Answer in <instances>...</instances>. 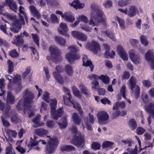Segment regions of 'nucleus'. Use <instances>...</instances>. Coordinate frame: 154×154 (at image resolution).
<instances>
[{
  "label": "nucleus",
  "instance_id": "nucleus-1",
  "mask_svg": "<svg viewBox=\"0 0 154 154\" xmlns=\"http://www.w3.org/2000/svg\"><path fill=\"white\" fill-rule=\"evenodd\" d=\"M91 13L89 24L92 26H97V23H104L106 18L103 12L99 9L98 5L92 3L91 6Z\"/></svg>",
  "mask_w": 154,
  "mask_h": 154
},
{
  "label": "nucleus",
  "instance_id": "nucleus-2",
  "mask_svg": "<svg viewBox=\"0 0 154 154\" xmlns=\"http://www.w3.org/2000/svg\"><path fill=\"white\" fill-rule=\"evenodd\" d=\"M49 94L47 91L45 92L43 95L42 99L47 103L50 102V106L51 110V117L54 119L57 120L59 117H60L63 113L62 108H59L57 111L55 110L57 107V101L55 99H50Z\"/></svg>",
  "mask_w": 154,
  "mask_h": 154
},
{
  "label": "nucleus",
  "instance_id": "nucleus-3",
  "mask_svg": "<svg viewBox=\"0 0 154 154\" xmlns=\"http://www.w3.org/2000/svg\"><path fill=\"white\" fill-rule=\"evenodd\" d=\"M23 97L25 100L24 112L25 114L27 113L28 117L29 118H31L34 115V113L31 109V104L33 103V99L34 97L33 93L29 90L27 89L25 92Z\"/></svg>",
  "mask_w": 154,
  "mask_h": 154
},
{
  "label": "nucleus",
  "instance_id": "nucleus-4",
  "mask_svg": "<svg viewBox=\"0 0 154 154\" xmlns=\"http://www.w3.org/2000/svg\"><path fill=\"white\" fill-rule=\"evenodd\" d=\"M69 51L65 55L66 60L70 63H73L74 60L79 59L80 56L78 54L79 49L75 46H71L68 48Z\"/></svg>",
  "mask_w": 154,
  "mask_h": 154
},
{
  "label": "nucleus",
  "instance_id": "nucleus-5",
  "mask_svg": "<svg viewBox=\"0 0 154 154\" xmlns=\"http://www.w3.org/2000/svg\"><path fill=\"white\" fill-rule=\"evenodd\" d=\"M136 79L133 76H132L128 81L129 86L132 91V93L137 98L140 94V88L138 85H136Z\"/></svg>",
  "mask_w": 154,
  "mask_h": 154
},
{
  "label": "nucleus",
  "instance_id": "nucleus-6",
  "mask_svg": "<svg viewBox=\"0 0 154 154\" xmlns=\"http://www.w3.org/2000/svg\"><path fill=\"white\" fill-rule=\"evenodd\" d=\"M57 145L58 142L57 139L50 138L46 146V153L48 154L53 153Z\"/></svg>",
  "mask_w": 154,
  "mask_h": 154
},
{
  "label": "nucleus",
  "instance_id": "nucleus-7",
  "mask_svg": "<svg viewBox=\"0 0 154 154\" xmlns=\"http://www.w3.org/2000/svg\"><path fill=\"white\" fill-rule=\"evenodd\" d=\"M85 140L84 137L80 134L78 136H75L71 141V143L79 147H82L85 145Z\"/></svg>",
  "mask_w": 154,
  "mask_h": 154
},
{
  "label": "nucleus",
  "instance_id": "nucleus-8",
  "mask_svg": "<svg viewBox=\"0 0 154 154\" xmlns=\"http://www.w3.org/2000/svg\"><path fill=\"white\" fill-rule=\"evenodd\" d=\"M97 116L98 122L100 124L104 125L108 123L109 116L106 112L100 111L97 113Z\"/></svg>",
  "mask_w": 154,
  "mask_h": 154
},
{
  "label": "nucleus",
  "instance_id": "nucleus-9",
  "mask_svg": "<svg viewBox=\"0 0 154 154\" xmlns=\"http://www.w3.org/2000/svg\"><path fill=\"white\" fill-rule=\"evenodd\" d=\"M95 120V119L93 115L91 113H89L88 118L85 117L84 118V123H82L83 128H85V125L87 129L90 131L92 130V128L89 122L93 124L94 123Z\"/></svg>",
  "mask_w": 154,
  "mask_h": 154
},
{
  "label": "nucleus",
  "instance_id": "nucleus-10",
  "mask_svg": "<svg viewBox=\"0 0 154 154\" xmlns=\"http://www.w3.org/2000/svg\"><path fill=\"white\" fill-rule=\"evenodd\" d=\"M0 109L3 111V114L5 117H9L12 113L11 106L7 104L5 106L4 103L1 100H0Z\"/></svg>",
  "mask_w": 154,
  "mask_h": 154
},
{
  "label": "nucleus",
  "instance_id": "nucleus-11",
  "mask_svg": "<svg viewBox=\"0 0 154 154\" xmlns=\"http://www.w3.org/2000/svg\"><path fill=\"white\" fill-rule=\"evenodd\" d=\"M49 50L52 56L54 57L56 59H57L59 62V59L60 58V56L61 54L60 51L57 47L54 45L50 47Z\"/></svg>",
  "mask_w": 154,
  "mask_h": 154
},
{
  "label": "nucleus",
  "instance_id": "nucleus-12",
  "mask_svg": "<svg viewBox=\"0 0 154 154\" xmlns=\"http://www.w3.org/2000/svg\"><path fill=\"white\" fill-rule=\"evenodd\" d=\"M56 13L60 15L62 17L68 22H72L75 20V18L72 16V14L70 12H66L63 14L61 11H57Z\"/></svg>",
  "mask_w": 154,
  "mask_h": 154
},
{
  "label": "nucleus",
  "instance_id": "nucleus-13",
  "mask_svg": "<svg viewBox=\"0 0 154 154\" xmlns=\"http://www.w3.org/2000/svg\"><path fill=\"white\" fill-rule=\"evenodd\" d=\"M72 34L74 38L83 42L86 41L87 39V35L81 32L74 31L72 32Z\"/></svg>",
  "mask_w": 154,
  "mask_h": 154
},
{
  "label": "nucleus",
  "instance_id": "nucleus-14",
  "mask_svg": "<svg viewBox=\"0 0 154 154\" xmlns=\"http://www.w3.org/2000/svg\"><path fill=\"white\" fill-rule=\"evenodd\" d=\"M19 19L20 20V24H24V21L23 17L22 16L21 14L23 15L24 16L25 20L26 21L28 20V17L27 16L26 14L24 8L22 6H20L19 8Z\"/></svg>",
  "mask_w": 154,
  "mask_h": 154
},
{
  "label": "nucleus",
  "instance_id": "nucleus-15",
  "mask_svg": "<svg viewBox=\"0 0 154 154\" xmlns=\"http://www.w3.org/2000/svg\"><path fill=\"white\" fill-rule=\"evenodd\" d=\"M23 34H21L17 36H15L13 40L11 42L12 43L16 46H19L24 43V40L23 38Z\"/></svg>",
  "mask_w": 154,
  "mask_h": 154
},
{
  "label": "nucleus",
  "instance_id": "nucleus-16",
  "mask_svg": "<svg viewBox=\"0 0 154 154\" xmlns=\"http://www.w3.org/2000/svg\"><path fill=\"white\" fill-rule=\"evenodd\" d=\"M130 57L131 60L135 64H138L140 62V59L138 56L135 54L134 50H131L129 52Z\"/></svg>",
  "mask_w": 154,
  "mask_h": 154
},
{
  "label": "nucleus",
  "instance_id": "nucleus-17",
  "mask_svg": "<svg viewBox=\"0 0 154 154\" xmlns=\"http://www.w3.org/2000/svg\"><path fill=\"white\" fill-rule=\"evenodd\" d=\"M83 65L86 66H89L91 68V71L92 72L93 70L94 66L92 64V62L88 60L87 56L85 55H83Z\"/></svg>",
  "mask_w": 154,
  "mask_h": 154
},
{
  "label": "nucleus",
  "instance_id": "nucleus-18",
  "mask_svg": "<svg viewBox=\"0 0 154 154\" xmlns=\"http://www.w3.org/2000/svg\"><path fill=\"white\" fill-rule=\"evenodd\" d=\"M137 11V9L135 6L134 5L131 6L128 11L127 15L130 17H134L136 15Z\"/></svg>",
  "mask_w": 154,
  "mask_h": 154
},
{
  "label": "nucleus",
  "instance_id": "nucleus-19",
  "mask_svg": "<svg viewBox=\"0 0 154 154\" xmlns=\"http://www.w3.org/2000/svg\"><path fill=\"white\" fill-rule=\"evenodd\" d=\"M34 133L38 136L43 137L48 134V131L44 128H38L35 130Z\"/></svg>",
  "mask_w": 154,
  "mask_h": 154
},
{
  "label": "nucleus",
  "instance_id": "nucleus-20",
  "mask_svg": "<svg viewBox=\"0 0 154 154\" xmlns=\"http://www.w3.org/2000/svg\"><path fill=\"white\" fill-rule=\"evenodd\" d=\"M6 101L7 103L11 104H14L15 102L14 96L10 91L7 93Z\"/></svg>",
  "mask_w": 154,
  "mask_h": 154
},
{
  "label": "nucleus",
  "instance_id": "nucleus-21",
  "mask_svg": "<svg viewBox=\"0 0 154 154\" xmlns=\"http://www.w3.org/2000/svg\"><path fill=\"white\" fill-rule=\"evenodd\" d=\"M91 49L94 54H97L100 50L98 44L95 41H92L91 44Z\"/></svg>",
  "mask_w": 154,
  "mask_h": 154
},
{
  "label": "nucleus",
  "instance_id": "nucleus-22",
  "mask_svg": "<svg viewBox=\"0 0 154 154\" xmlns=\"http://www.w3.org/2000/svg\"><path fill=\"white\" fill-rule=\"evenodd\" d=\"M6 2L10 8L16 12L17 10V5L13 0H6Z\"/></svg>",
  "mask_w": 154,
  "mask_h": 154
},
{
  "label": "nucleus",
  "instance_id": "nucleus-23",
  "mask_svg": "<svg viewBox=\"0 0 154 154\" xmlns=\"http://www.w3.org/2000/svg\"><path fill=\"white\" fill-rule=\"evenodd\" d=\"M29 8L31 13L34 16L38 18H40L41 15L35 6L31 5L29 6Z\"/></svg>",
  "mask_w": 154,
  "mask_h": 154
},
{
  "label": "nucleus",
  "instance_id": "nucleus-24",
  "mask_svg": "<svg viewBox=\"0 0 154 154\" xmlns=\"http://www.w3.org/2000/svg\"><path fill=\"white\" fill-rule=\"evenodd\" d=\"M66 93V94L63 96V100L65 104L66 105L69 106V102L71 100L72 96L70 91L69 92H67Z\"/></svg>",
  "mask_w": 154,
  "mask_h": 154
},
{
  "label": "nucleus",
  "instance_id": "nucleus-25",
  "mask_svg": "<svg viewBox=\"0 0 154 154\" xmlns=\"http://www.w3.org/2000/svg\"><path fill=\"white\" fill-rule=\"evenodd\" d=\"M79 87L83 94L88 97L90 95V92L88 91L87 88L82 83L79 84Z\"/></svg>",
  "mask_w": 154,
  "mask_h": 154
},
{
  "label": "nucleus",
  "instance_id": "nucleus-26",
  "mask_svg": "<svg viewBox=\"0 0 154 154\" xmlns=\"http://www.w3.org/2000/svg\"><path fill=\"white\" fill-rule=\"evenodd\" d=\"M70 5L76 9H82L84 6V5L82 3H80L79 0H75L72 3L70 4Z\"/></svg>",
  "mask_w": 154,
  "mask_h": 154
},
{
  "label": "nucleus",
  "instance_id": "nucleus-27",
  "mask_svg": "<svg viewBox=\"0 0 154 154\" xmlns=\"http://www.w3.org/2000/svg\"><path fill=\"white\" fill-rule=\"evenodd\" d=\"M54 39L55 41L60 46H63L65 45L66 41L63 37L60 36H55L54 37Z\"/></svg>",
  "mask_w": 154,
  "mask_h": 154
},
{
  "label": "nucleus",
  "instance_id": "nucleus-28",
  "mask_svg": "<svg viewBox=\"0 0 154 154\" xmlns=\"http://www.w3.org/2000/svg\"><path fill=\"white\" fill-rule=\"evenodd\" d=\"M101 33L102 35L104 36L106 35L113 41L115 40L114 34L111 31L109 30H106L105 31H102L101 32Z\"/></svg>",
  "mask_w": 154,
  "mask_h": 154
},
{
  "label": "nucleus",
  "instance_id": "nucleus-29",
  "mask_svg": "<svg viewBox=\"0 0 154 154\" xmlns=\"http://www.w3.org/2000/svg\"><path fill=\"white\" fill-rule=\"evenodd\" d=\"M38 138L37 136H34L33 139L31 137L29 141V143L28 144V146H30L31 147H33L38 145L39 143L40 142V140H37L36 139Z\"/></svg>",
  "mask_w": 154,
  "mask_h": 154
},
{
  "label": "nucleus",
  "instance_id": "nucleus-30",
  "mask_svg": "<svg viewBox=\"0 0 154 154\" xmlns=\"http://www.w3.org/2000/svg\"><path fill=\"white\" fill-rule=\"evenodd\" d=\"M125 104L124 102H117L113 105V109L114 110L123 109L125 107Z\"/></svg>",
  "mask_w": 154,
  "mask_h": 154
},
{
  "label": "nucleus",
  "instance_id": "nucleus-31",
  "mask_svg": "<svg viewBox=\"0 0 154 154\" xmlns=\"http://www.w3.org/2000/svg\"><path fill=\"white\" fill-rule=\"evenodd\" d=\"M65 71L66 74L69 76H72L73 73L72 67L69 64H67L65 66Z\"/></svg>",
  "mask_w": 154,
  "mask_h": 154
},
{
  "label": "nucleus",
  "instance_id": "nucleus-32",
  "mask_svg": "<svg viewBox=\"0 0 154 154\" xmlns=\"http://www.w3.org/2000/svg\"><path fill=\"white\" fill-rule=\"evenodd\" d=\"M12 116L11 119V122L14 124H17L20 122L21 120L20 118L18 116L17 114L16 113H13L12 111V113L10 116Z\"/></svg>",
  "mask_w": 154,
  "mask_h": 154
},
{
  "label": "nucleus",
  "instance_id": "nucleus-33",
  "mask_svg": "<svg viewBox=\"0 0 154 154\" xmlns=\"http://www.w3.org/2000/svg\"><path fill=\"white\" fill-rule=\"evenodd\" d=\"M72 118L73 122L78 125H79L81 123V119L77 113H73L72 116Z\"/></svg>",
  "mask_w": 154,
  "mask_h": 154
},
{
  "label": "nucleus",
  "instance_id": "nucleus-34",
  "mask_svg": "<svg viewBox=\"0 0 154 154\" xmlns=\"http://www.w3.org/2000/svg\"><path fill=\"white\" fill-rule=\"evenodd\" d=\"M53 75L55 79L60 84L63 83V77L60 73L54 72H53Z\"/></svg>",
  "mask_w": 154,
  "mask_h": 154
},
{
  "label": "nucleus",
  "instance_id": "nucleus-35",
  "mask_svg": "<svg viewBox=\"0 0 154 154\" xmlns=\"http://www.w3.org/2000/svg\"><path fill=\"white\" fill-rule=\"evenodd\" d=\"M53 75L55 79L60 84L63 83V77L60 73L54 72H53Z\"/></svg>",
  "mask_w": 154,
  "mask_h": 154
},
{
  "label": "nucleus",
  "instance_id": "nucleus-36",
  "mask_svg": "<svg viewBox=\"0 0 154 154\" xmlns=\"http://www.w3.org/2000/svg\"><path fill=\"white\" fill-rule=\"evenodd\" d=\"M53 75L55 79L60 84L63 83V77L60 73L54 72H53Z\"/></svg>",
  "mask_w": 154,
  "mask_h": 154
},
{
  "label": "nucleus",
  "instance_id": "nucleus-37",
  "mask_svg": "<svg viewBox=\"0 0 154 154\" xmlns=\"http://www.w3.org/2000/svg\"><path fill=\"white\" fill-rule=\"evenodd\" d=\"M145 110L146 112L150 114L154 112V103H150L145 107Z\"/></svg>",
  "mask_w": 154,
  "mask_h": 154
},
{
  "label": "nucleus",
  "instance_id": "nucleus-38",
  "mask_svg": "<svg viewBox=\"0 0 154 154\" xmlns=\"http://www.w3.org/2000/svg\"><path fill=\"white\" fill-rule=\"evenodd\" d=\"M49 23H58L59 20L57 17L54 14H51L50 16V19H47Z\"/></svg>",
  "mask_w": 154,
  "mask_h": 154
},
{
  "label": "nucleus",
  "instance_id": "nucleus-39",
  "mask_svg": "<svg viewBox=\"0 0 154 154\" xmlns=\"http://www.w3.org/2000/svg\"><path fill=\"white\" fill-rule=\"evenodd\" d=\"M146 60L148 61L154 59L153 53L152 51L149 50L145 54Z\"/></svg>",
  "mask_w": 154,
  "mask_h": 154
},
{
  "label": "nucleus",
  "instance_id": "nucleus-40",
  "mask_svg": "<svg viewBox=\"0 0 154 154\" xmlns=\"http://www.w3.org/2000/svg\"><path fill=\"white\" fill-rule=\"evenodd\" d=\"M128 125L131 129L133 130L137 127L136 122L134 119H131L128 122Z\"/></svg>",
  "mask_w": 154,
  "mask_h": 154
},
{
  "label": "nucleus",
  "instance_id": "nucleus-41",
  "mask_svg": "<svg viewBox=\"0 0 154 154\" xmlns=\"http://www.w3.org/2000/svg\"><path fill=\"white\" fill-rule=\"evenodd\" d=\"M63 122H59L58 123V125L61 128H66L67 124L66 121V116H64L62 118Z\"/></svg>",
  "mask_w": 154,
  "mask_h": 154
},
{
  "label": "nucleus",
  "instance_id": "nucleus-42",
  "mask_svg": "<svg viewBox=\"0 0 154 154\" xmlns=\"http://www.w3.org/2000/svg\"><path fill=\"white\" fill-rule=\"evenodd\" d=\"M24 101L23 99L20 100L16 106L17 109L18 111L21 110L23 106H24V109L25 108L24 104L25 103V100L24 98Z\"/></svg>",
  "mask_w": 154,
  "mask_h": 154
},
{
  "label": "nucleus",
  "instance_id": "nucleus-43",
  "mask_svg": "<svg viewBox=\"0 0 154 154\" xmlns=\"http://www.w3.org/2000/svg\"><path fill=\"white\" fill-rule=\"evenodd\" d=\"M72 91L74 94L79 98L81 97V93L77 88L75 86H73L72 87Z\"/></svg>",
  "mask_w": 154,
  "mask_h": 154
},
{
  "label": "nucleus",
  "instance_id": "nucleus-44",
  "mask_svg": "<svg viewBox=\"0 0 154 154\" xmlns=\"http://www.w3.org/2000/svg\"><path fill=\"white\" fill-rule=\"evenodd\" d=\"M121 142L125 145H128L129 146H131L133 143V140L131 138H128L125 140H122Z\"/></svg>",
  "mask_w": 154,
  "mask_h": 154
},
{
  "label": "nucleus",
  "instance_id": "nucleus-45",
  "mask_svg": "<svg viewBox=\"0 0 154 154\" xmlns=\"http://www.w3.org/2000/svg\"><path fill=\"white\" fill-rule=\"evenodd\" d=\"M14 90L16 94H18L20 92L23 88V86L21 83L14 84Z\"/></svg>",
  "mask_w": 154,
  "mask_h": 154
},
{
  "label": "nucleus",
  "instance_id": "nucleus-46",
  "mask_svg": "<svg viewBox=\"0 0 154 154\" xmlns=\"http://www.w3.org/2000/svg\"><path fill=\"white\" fill-rule=\"evenodd\" d=\"M131 2L130 0H120L118 1V5L121 7H124L128 5Z\"/></svg>",
  "mask_w": 154,
  "mask_h": 154
},
{
  "label": "nucleus",
  "instance_id": "nucleus-47",
  "mask_svg": "<svg viewBox=\"0 0 154 154\" xmlns=\"http://www.w3.org/2000/svg\"><path fill=\"white\" fill-rule=\"evenodd\" d=\"M99 79H101L105 84H108L109 83V78L107 75H101L100 76H99Z\"/></svg>",
  "mask_w": 154,
  "mask_h": 154
},
{
  "label": "nucleus",
  "instance_id": "nucleus-48",
  "mask_svg": "<svg viewBox=\"0 0 154 154\" xmlns=\"http://www.w3.org/2000/svg\"><path fill=\"white\" fill-rule=\"evenodd\" d=\"M20 22H18V23H17V24L15 23L16 26H17V25H18V26L17 27V28H15V26H14L13 27H11L10 28V29L12 32H13L15 33H17L19 32V30L21 28V25H22L20 24Z\"/></svg>",
  "mask_w": 154,
  "mask_h": 154
},
{
  "label": "nucleus",
  "instance_id": "nucleus-49",
  "mask_svg": "<svg viewBox=\"0 0 154 154\" xmlns=\"http://www.w3.org/2000/svg\"><path fill=\"white\" fill-rule=\"evenodd\" d=\"M92 85V89L94 91H96L99 88V82L96 80H94L91 82Z\"/></svg>",
  "mask_w": 154,
  "mask_h": 154
},
{
  "label": "nucleus",
  "instance_id": "nucleus-50",
  "mask_svg": "<svg viewBox=\"0 0 154 154\" xmlns=\"http://www.w3.org/2000/svg\"><path fill=\"white\" fill-rule=\"evenodd\" d=\"M140 40L141 43L144 45L146 46L148 45L147 37L144 35H141L140 37Z\"/></svg>",
  "mask_w": 154,
  "mask_h": 154
},
{
  "label": "nucleus",
  "instance_id": "nucleus-51",
  "mask_svg": "<svg viewBox=\"0 0 154 154\" xmlns=\"http://www.w3.org/2000/svg\"><path fill=\"white\" fill-rule=\"evenodd\" d=\"M4 79H0V89L1 91L2 92V93H0V96H2L4 95L5 91L3 90L4 88Z\"/></svg>",
  "mask_w": 154,
  "mask_h": 154
},
{
  "label": "nucleus",
  "instance_id": "nucleus-52",
  "mask_svg": "<svg viewBox=\"0 0 154 154\" xmlns=\"http://www.w3.org/2000/svg\"><path fill=\"white\" fill-rule=\"evenodd\" d=\"M7 63L8 65V72L9 73H11L14 70V67L13 66V62L10 60H8Z\"/></svg>",
  "mask_w": 154,
  "mask_h": 154
},
{
  "label": "nucleus",
  "instance_id": "nucleus-53",
  "mask_svg": "<svg viewBox=\"0 0 154 154\" xmlns=\"http://www.w3.org/2000/svg\"><path fill=\"white\" fill-rule=\"evenodd\" d=\"M9 55L13 58H17L19 55V54L15 49H14L10 51Z\"/></svg>",
  "mask_w": 154,
  "mask_h": 154
},
{
  "label": "nucleus",
  "instance_id": "nucleus-54",
  "mask_svg": "<svg viewBox=\"0 0 154 154\" xmlns=\"http://www.w3.org/2000/svg\"><path fill=\"white\" fill-rule=\"evenodd\" d=\"M13 79L14 84L21 83V76L20 75H16Z\"/></svg>",
  "mask_w": 154,
  "mask_h": 154
},
{
  "label": "nucleus",
  "instance_id": "nucleus-55",
  "mask_svg": "<svg viewBox=\"0 0 154 154\" xmlns=\"http://www.w3.org/2000/svg\"><path fill=\"white\" fill-rule=\"evenodd\" d=\"M23 48H29L30 49L32 52V56L33 57V55H35V57H36L38 56V53H37L36 50L33 47H28L26 45H25L23 46Z\"/></svg>",
  "mask_w": 154,
  "mask_h": 154
},
{
  "label": "nucleus",
  "instance_id": "nucleus-56",
  "mask_svg": "<svg viewBox=\"0 0 154 154\" xmlns=\"http://www.w3.org/2000/svg\"><path fill=\"white\" fill-rule=\"evenodd\" d=\"M31 35L34 42L38 46H39V37L38 35L36 34L32 33Z\"/></svg>",
  "mask_w": 154,
  "mask_h": 154
},
{
  "label": "nucleus",
  "instance_id": "nucleus-57",
  "mask_svg": "<svg viewBox=\"0 0 154 154\" xmlns=\"http://www.w3.org/2000/svg\"><path fill=\"white\" fill-rule=\"evenodd\" d=\"M116 20L119 22L121 29H125V23L123 20L121 19L118 17H116Z\"/></svg>",
  "mask_w": 154,
  "mask_h": 154
},
{
  "label": "nucleus",
  "instance_id": "nucleus-58",
  "mask_svg": "<svg viewBox=\"0 0 154 154\" xmlns=\"http://www.w3.org/2000/svg\"><path fill=\"white\" fill-rule=\"evenodd\" d=\"M6 133L9 137H15L17 134V133L15 131L10 129H8L7 130Z\"/></svg>",
  "mask_w": 154,
  "mask_h": 154
},
{
  "label": "nucleus",
  "instance_id": "nucleus-59",
  "mask_svg": "<svg viewBox=\"0 0 154 154\" xmlns=\"http://www.w3.org/2000/svg\"><path fill=\"white\" fill-rule=\"evenodd\" d=\"M7 17L10 20H12L13 21H15V23L17 24L18 22H20V20L19 19V20H16V16L12 15L11 14H8L7 15Z\"/></svg>",
  "mask_w": 154,
  "mask_h": 154
},
{
  "label": "nucleus",
  "instance_id": "nucleus-60",
  "mask_svg": "<svg viewBox=\"0 0 154 154\" xmlns=\"http://www.w3.org/2000/svg\"><path fill=\"white\" fill-rule=\"evenodd\" d=\"M121 112L120 111H115L112 112L111 116L112 119L117 118L120 115Z\"/></svg>",
  "mask_w": 154,
  "mask_h": 154
},
{
  "label": "nucleus",
  "instance_id": "nucleus-61",
  "mask_svg": "<svg viewBox=\"0 0 154 154\" xmlns=\"http://www.w3.org/2000/svg\"><path fill=\"white\" fill-rule=\"evenodd\" d=\"M100 146V144L98 142H93L91 145L92 148L94 150L99 149Z\"/></svg>",
  "mask_w": 154,
  "mask_h": 154
},
{
  "label": "nucleus",
  "instance_id": "nucleus-62",
  "mask_svg": "<svg viewBox=\"0 0 154 154\" xmlns=\"http://www.w3.org/2000/svg\"><path fill=\"white\" fill-rule=\"evenodd\" d=\"M120 57L124 60L127 61L128 59V56L125 51L119 54Z\"/></svg>",
  "mask_w": 154,
  "mask_h": 154
},
{
  "label": "nucleus",
  "instance_id": "nucleus-63",
  "mask_svg": "<svg viewBox=\"0 0 154 154\" xmlns=\"http://www.w3.org/2000/svg\"><path fill=\"white\" fill-rule=\"evenodd\" d=\"M113 144V143L112 142L106 141L103 143L102 146L103 148H107L110 147Z\"/></svg>",
  "mask_w": 154,
  "mask_h": 154
},
{
  "label": "nucleus",
  "instance_id": "nucleus-64",
  "mask_svg": "<svg viewBox=\"0 0 154 154\" xmlns=\"http://www.w3.org/2000/svg\"><path fill=\"white\" fill-rule=\"evenodd\" d=\"M1 119L2 123L5 127H8L10 126L11 124L3 116L1 117Z\"/></svg>",
  "mask_w": 154,
  "mask_h": 154
}]
</instances>
